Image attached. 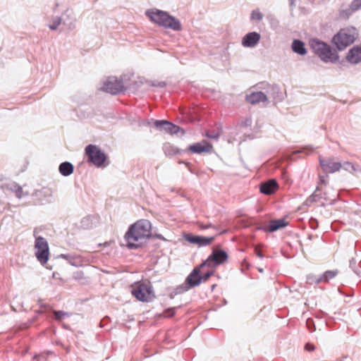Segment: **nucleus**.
Segmentation results:
<instances>
[{"mask_svg": "<svg viewBox=\"0 0 361 361\" xmlns=\"http://www.w3.org/2000/svg\"><path fill=\"white\" fill-rule=\"evenodd\" d=\"M151 235V223L146 219L137 221L131 225L125 235L130 249L140 247Z\"/></svg>", "mask_w": 361, "mask_h": 361, "instance_id": "obj_1", "label": "nucleus"}, {"mask_svg": "<svg viewBox=\"0 0 361 361\" xmlns=\"http://www.w3.org/2000/svg\"><path fill=\"white\" fill-rule=\"evenodd\" d=\"M145 15L152 23L159 26L171 29L173 31H180L182 30L180 20L174 16L169 15L166 11L157 8H151L145 11Z\"/></svg>", "mask_w": 361, "mask_h": 361, "instance_id": "obj_2", "label": "nucleus"}, {"mask_svg": "<svg viewBox=\"0 0 361 361\" xmlns=\"http://www.w3.org/2000/svg\"><path fill=\"white\" fill-rule=\"evenodd\" d=\"M309 44L313 52L324 62L336 63L338 61V55L327 43L319 39L312 38L310 39Z\"/></svg>", "mask_w": 361, "mask_h": 361, "instance_id": "obj_3", "label": "nucleus"}, {"mask_svg": "<svg viewBox=\"0 0 361 361\" xmlns=\"http://www.w3.org/2000/svg\"><path fill=\"white\" fill-rule=\"evenodd\" d=\"M357 37L355 27H345L341 29L332 39L333 44L339 51L344 50L348 46L353 44Z\"/></svg>", "mask_w": 361, "mask_h": 361, "instance_id": "obj_4", "label": "nucleus"}, {"mask_svg": "<svg viewBox=\"0 0 361 361\" xmlns=\"http://www.w3.org/2000/svg\"><path fill=\"white\" fill-rule=\"evenodd\" d=\"M131 293L138 300L142 302H150L155 297L152 286L149 283L143 282H138L133 286Z\"/></svg>", "mask_w": 361, "mask_h": 361, "instance_id": "obj_5", "label": "nucleus"}, {"mask_svg": "<svg viewBox=\"0 0 361 361\" xmlns=\"http://www.w3.org/2000/svg\"><path fill=\"white\" fill-rule=\"evenodd\" d=\"M35 240V255L38 260V262L44 265L45 264L49 256V247L47 240L41 237L36 235V231H34L33 233Z\"/></svg>", "mask_w": 361, "mask_h": 361, "instance_id": "obj_6", "label": "nucleus"}, {"mask_svg": "<svg viewBox=\"0 0 361 361\" xmlns=\"http://www.w3.org/2000/svg\"><path fill=\"white\" fill-rule=\"evenodd\" d=\"M85 154L89 161L97 167L102 166L106 160L104 152L96 145H89L85 147Z\"/></svg>", "mask_w": 361, "mask_h": 361, "instance_id": "obj_7", "label": "nucleus"}, {"mask_svg": "<svg viewBox=\"0 0 361 361\" xmlns=\"http://www.w3.org/2000/svg\"><path fill=\"white\" fill-rule=\"evenodd\" d=\"M101 90L111 94H117L123 92L124 86L121 80L111 76L104 81Z\"/></svg>", "mask_w": 361, "mask_h": 361, "instance_id": "obj_8", "label": "nucleus"}, {"mask_svg": "<svg viewBox=\"0 0 361 361\" xmlns=\"http://www.w3.org/2000/svg\"><path fill=\"white\" fill-rule=\"evenodd\" d=\"M227 258L228 255L225 251L221 250H214L207 259L200 264V267L205 268L206 266L215 267L226 262Z\"/></svg>", "mask_w": 361, "mask_h": 361, "instance_id": "obj_9", "label": "nucleus"}, {"mask_svg": "<svg viewBox=\"0 0 361 361\" xmlns=\"http://www.w3.org/2000/svg\"><path fill=\"white\" fill-rule=\"evenodd\" d=\"M204 269V268L200 267V265L199 267L194 268L192 272L186 278L185 282L188 286L184 288V290H187L190 288L197 286L201 283L202 277L200 275V272L201 269Z\"/></svg>", "mask_w": 361, "mask_h": 361, "instance_id": "obj_10", "label": "nucleus"}, {"mask_svg": "<svg viewBox=\"0 0 361 361\" xmlns=\"http://www.w3.org/2000/svg\"><path fill=\"white\" fill-rule=\"evenodd\" d=\"M60 258L67 260L71 265L76 267L90 263V258L80 255L61 254Z\"/></svg>", "mask_w": 361, "mask_h": 361, "instance_id": "obj_11", "label": "nucleus"}, {"mask_svg": "<svg viewBox=\"0 0 361 361\" xmlns=\"http://www.w3.org/2000/svg\"><path fill=\"white\" fill-rule=\"evenodd\" d=\"M154 125L160 130H164L171 135L177 134L180 131L183 130L178 126L173 124L165 120H157L155 121Z\"/></svg>", "mask_w": 361, "mask_h": 361, "instance_id": "obj_12", "label": "nucleus"}, {"mask_svg": "<svg viewBox=\"0 0 361 361\" xmlns=\"http://www.w3.org/2000/svg\"><path fill=\"white\" fill-rule=\"evenodd\" d=\"M261 35L257 32H250L247 33L241 40L242 46L245 48H254L259 42Z\"/></svg>", "mask_w": 361, "mask_h": 361, "instance_id": "obj_13", "label": "nucleus"}, {"mask_svg": "<svg viewBox=\"0 0 361 361\" xmlns=\"http://www.w3.org/2000/svg\"><path fill=\"white\" fill-rule=\"evenodd\" d=\"M214 237H205V236H201V235H193L191 234H187L185 235V239L188 242L192 243V244H196L199 246H206L212 243L214 240Z\"/></svg>", "mask_w": 361, "mask_h": 361, "instance_id": "obj_14", "label": "nucleus"}, {"mask_svg": "<svg viewBox=\"0 0 361 361\" xmlns=\"http://www.w3.org/2000/svg\"><path fill=\"white\" fill-rule=\"evenodd\" d=\"M320 165L324 171L327 173H334L341 169V162L334 161L331 159H320Z\"/></svg>", "mask_w": 361, "mask_h": 361, "instance_id": "obj_15", "label": "nucleus"}, {"mask_svg": "<svg viewBox=\"0 0 361 361\" xmlns=\"http://www.w3.org/2000/svg\"><path fill=\"white\" fill-rule=\"evenodd\" d=\"M346 60L352 64H357L361 62V44L351 48L347 55Z\"/></svg>", "mask_w": 361, "mask_h": 361, "instance_id": "obj_16", "label": "nucleus"}, {"mask_svg": "<svg viewBox=\"0 0 361 361\" xmlns=\"http://www.w3.org/2000/svg\"><path fill=\"white\" fill-rule=\"evenodd\" d=\"M189 149L194 154L209 153L212 151V145L207 140H202L200 142L190 145Z\"/></svg>", "mask_w": 361, "mask_h": 361, "instance_id": "obj_17", "label": "nucleus"}, {"mask_svg": "<svg viewBox=\"0 0 361 361\" xmlns=\"http://www.w3.org/2000/svg\"><path fill=\"white\" fill-rule=\"evenodd\" d=\"M279 185L274 179H271L267 182L262 183L259 186V190L264 195H271L276 192Z\"/></svg>", "mask_w": 361, "mask_h": 361, "instance_id": "obj_18", "label": "nucleus"}, {"mask_svg": "<svg viewBox=\"0 0 361 361\" xmlns=\"http://www.w3.org/2000/svg\"><path fill=\"white\" fill-rule=\"evenodd\" d=\"M246 100L251 104H257L267 100V96L262 92H252L246 96Z\"/></svg>", "mask_w": 361, "mask_h": 361, "instance_id": "obj_19", "label": "nucleus"}, {"mask_svg": "<svg viewBox=\"0 0 361 361\" xmlns=\"http://www.w3.org/2000/svg\"><path fill=\"white\" fill-rule=\"evenodd\" d=\"M74 166L69 161L62 162L59 166V173L63 176H68L73 173Z\"/></svg>", "mask_w": 361, "mask_h": 361, "instance_id": "obj_20", "label": "nucleus"}, {"mask_svg": "<svg viewBox=\"0 0 361 361\" xmlns=\"http://www.w3.org/2000/svg\"><path fill=\"white\" fill-rule=\"evenodd\" d=\"M291 48L295 53L300 55H305L307 54V49L305 47V44L300 39H294L292 42Z\"/></svg>", "mask_w": 361, "mask_h": 361, "instance_id": "obj_21", "label": "nucleus"}, {"mask_svg": "<svg viewBox=\"0 0 361 361\" xmlns=\"http://www.w3.org/2000/svg\"><path fill=\"white\" fill-rule=\"evenodd\" d=\"M287 225V222L283 219L272 220L269 223L268 231L269 232H274L279 228H283Z\"/></svg>", "mask_w": 361, "mask_h": 361, "instance_id": "obj_22", "label": "nucleus"}, {"mask_svg": "<svg viewBox=\"0 0 361 361\" xmlns=\"http://www.w3.org/2000/svg\"><path fill=\"white\" fill-rule=\"evenodd\" d=\"M338 274V271L337 269L326 271L323 274L319 276V281L320 280L321 283H327L335 278Z\"/></svg>", "mask_w": 361, "mask_h": 361, "instance_id": "obj_23", "label": "nucleus"}, {"mask_svg": "<svg viewBox=\"0 0 361 361\" xmlns=\"http://www.w3.org/2000/svg\"><path fill=\"white\" fill-rule=\"evenodd\" d=\"M8 189L15 192L16 197L19 199L24 196L22 188L16 183H11L8 185Z\"/></svg>", "mask_w": 361, "mask_h": 361, "instance_id": "obj_24", "label": "nucleus"}, {"mask_svg": "<svg viewBox=\"0 0 361 361\" xmlns=\"http://www.w3.org/2000/svg\"><path fill=\"white\" fill-rule=\"evenodd\" d=\"M163 149L164 154L168 157H172L178 153V149L169 143L165 144L163 147Z\"/></svg>", "mask_w": 361, "mask_h": 361, "instance_id": "obj_25", "label": "nucleus"}, {"mask_svg": "<svg viewBox=\"0 0 361 361\" xmlns=\"http://www.w3.org/2000/svg\"><path fill=\"white\" fill-rule=\"evenodd\" d=\"M208 267V269L205 271H201L200 275L202 277V281H206L212 275H213L214 270V267L213 266H206Z\"/></svg>", "mask_w": 361, "mask_h": 361, "instance_id": "obj_26", "label": "nucleus"}, {"mask_svg": "<svg viewBox=\"0 0 361 361\" xmlns=\"http://www.w3.org/2000/svg\"><path fill=\"white\" fill-rule=\"evenodd\" d=\"M61 23V17L55 16L51 19V21L48 26L51 30H55L58 28V27L60 25Z\"/></svg>", "mask_w": 361, "mask_h": 361, "instance_id": "obj_27", "label": "nucleus"}, {"mask_svg": "<svg viewBox=\"0 0 361 361\" xmlns=\"http://www.w3.org/2000/svg\"><path fill=\"white\" fill-rule=\"evenodd\" d=\"M42 195H43L45 198V200L48 202H51L52 196H53V192L51 189L50 188H43L42 191L40 192Z\"/></svg>", "mask_w": 361, "mask_h": 361, "instance_id": "obj_28", "label": "nucleus"}, {"mask_svg": "<svg viewBox=\"0 0 361 361\" xmlns=\"http://www.w3.org/2000/svg\"><path fill=\"white\" fill-rule=\"evenodd\" d=\"M341 168H343L344 170L349 171L350 173H353V171H356L355 166L353 165L352 163L345 161L342 164Z\"/></svg>", "mask_w": 361, "mask_h": 361, "instance_id": "obj_29", "label": "nucleus"}, {"mask_svg": "<svg viewBox=\"0 0 361 361\" xmlns=\"http://www.w3.org/2000/svg\"><path fill=\"white\" fill-rule=\"evenodd\" d=\"M354 13V11H353V10L349 7L348 8H346V9H342L341 11H340V16L341 18H344V19H347L353 13Z\"/></svg>", "mask_w": 361, "mask_h": 361, "instance_id": "obj_30", "label": "nucleus"}, {"mask_svg": "<svg viewBox=\"0 0 361 361\" xmlns=\"http://www.w3.org/2000/svg\"><path fill=\"white\" fill-rule=\"evenodd\" d=\"M252 20L260 21L263 18V14L258 10H254L251 13Z\"/></svg>", "mask_w": 361, "mask_h": 361, "instance_id": "obj_31", "label": "nucleus"}, {"mask_svg": "<svg viewBox=\"0 0 361 361\" xmlns=\"http://www.w3.org/2000/svg\"><path fill=\"white\" fill-rule=\"evenodd\" d=\"M307 283L309 284H318L321 283L320 280L319 281V276H317L315 275L310 274L307 276Z\"/></svg>", "mask_w": 361, "mask_h": 361, "instance_id": "obj_32", "label": "nucleus"}, {"mask_svg": "<svg viewBox=\"0 0 361 361\" xmlns=\"http://www.w3.org/2000/svg\"><path fill=\"white\" fill-rule=\"evenodd\" d=\"M54 317L57 320H61L64 317L69 316V314L66 312L61 311V310H55L54 311Z\"/></svg>", "mask_w": 361, "mask_h": 361, "instance_id": "obj_33", "label": "nucleus"}, {"mask_svg": "<svg viewBox=\"0 0 361 361\" xmlns=\"http://www.w3.org/2000/svg\"><path fill=\"white\" fill-rule=\"evenodd\" d=\"M349 7L355 12L361 8V0H353Z\"/></svg>", "mask_w": 361, "mask_h": 361, "instance_id": "obj_34", "label": "nucleus"}, {"mask_svg": "<svg viewBox=\"0 0 361 361\" xmlns=\"http://www.w3.org/2000/svg\"><path fill=\"white\" fill-rule=\"evenodd\" d=\"M205 135L212 140H217L220 136L219 132H207Z\"/></svg>", "mask_w": 361, "mask_h": 361, "instance_id": "obj_35", "label": "nucleus"}, {"mask_svg": "<svg viewBox=\"0 0 361 361\" xmlns=\"http://www.w3.org/2000/svg\"><path fill=\"white\" fill-rule=\"evenodd\" d=\"M63 23L66 25L70 30H73L75 27V20L73 18L69 23H66L64 20Z\"/></svg>", "mask_w": 361, "mask_h": 361, "instance_id": "obj_36", "label": "nucleus"}, {"mask_svg": "<svg viewBox=\"0 0 361 361\" xmlns=\"http://www.w3.org/2000/svg\"><path fill=\"white\" fill-rule=\"evenodd\" d=\"M175 314V309L174 308H169L166 310L165 314L167 317H171Z\"/></svg>", "mask_w": 361, "mask_h": 361, "instance_id": "obj_37", "label": "nucleus"}, {"mask_svg": "<svg viewBox=\"0 0 361 361\" xmlns=\"http://www.w3.org/2000/svg\"><path fill=\"white\" fill-rule=\"evenodd\" d=\"M152 85L155 86V87H164L166 86V82L164 81L154 82H153Z\"/></svg>", "mask_w": 361, "mask_h": 361, "instance_id": "obj_38", "label": "nucleus"}, {"mask_svg": "<svg viewBox=\"0 0 361 361\" xmlns=\"http://www.w3.org/2000/svg\"><path fill=\"white\" fill-rule=\"evenodd\" d=\"M314 345L311 344V343H307L305 345V349L307 350V351H312L314 350Z\"/></svg>", "mask_w": 361, "mask_h": 361, "instance_id": "obj_39", "label": "nucleus"}, {"mask_svg": "<svg viewBox=\"0 0 361 361\" xmlns=\"http://www.w3.org/2000/svg\"><path fill=\"white\" fill-rule=\"evenodd\" d=\"M313 149L309 147H305L302 149V150L301 151V152H304L307 154H309Z\"/></svg>", "mask_w": 361, "mask_h": 361, "instance_id": "obj_40", "label": "nucleus"}, {"mask_svg": "<svg viewBox=\"0 0 361 361\" xmlns=\"http://www.w3.org/2000/svg\"><path fill=\"white\" fill-rule=\"evenodd\" d=\"M251 124H252V120H251V118H246V119H245V122H244V125H245V126L248 127V126H251Z\"/></svg>", "mask_w": 361, "mask_h": 361, "instance_id": "obj_41", "label": "nucleus"}, {"mask_svg": "<svg viewBox=\"0 0 361 361\" xmlns=\"http://www.w3.org/2000/svg\"><path fill=\"white\" fill-rule=\"evenodd\" d=\"M349 264H350V268H353V267L355 266V264H356V260H355V259H354V258L351 259L350 260Z\"/></svg>", "mask_w": 361, "mask_h": 361, "instance_id": "obj_42", "label": "nucleus"}, {"mask_svg": "<svg viewBox=\"0 0 361 361\" xmlns=\"http://www.w3.org/2000/svg\"><path fill=\"white\" fill-rule=\"evenodd\" d=\"M314 200V196L312 195L306 200V204H307L309 202H313Z\"/></svg>", "mask_w": 361, "mask_h": 361, "instance_id": "obj_43", "label": "nucleus"}, {"mask_svg": "<svg viewBox=\"0 0 361 361\" xmlns=\"http://www.w3.org/2000/svg\"><path fill=\"white\" fill-rule=\"evenodd\" d=\"M210 227H212V224H207V225L202 226V228L204 229H206V228H208ZM213 228H215L216 230H217V228L215 226H213Z\"/></svg>", "mask_w": 361, "mask_h": 361, "instance_id": "obj_44", "label": "nucleus"}, {"mask_svg": "<svg viewBox=\"0 0 361 361\" xmlns=\"http://www.w3.org/2000/svg\"><path fill=\"white\" fill-rule=\"evenodd\" d=\"M257 255L259 257V258H262L263 257V255L262 254V252L259 250L257 251Z\"/></svg>", "mask_w": 361, "mask_h": 361, "instance_id": "obj_45", "label": "nucleus"}, {"mask_svg": "<svg viewBox=\"0 0 361 361\" xmlns=\"http://www.w3.org/2000/svg\"><path fill=\"white\" fill-rule=\"evenodd\" d=\"M310 324H313V322H312V320L308 319L307 321V325L308 327H310Z\"/></svg>", "mask_w": 361, "mask_h": 361, "instance_id": "obj_46", "label": "nucleus"}, {"mask_svg": "<svg viewBox=\"0 0 361 361\" xmlns=\"http://www.w3.org/2000/svg\"><path fill=\"white\" fill-rule=\"evenodd\" d=\"M293 4V0L290 1V5L292 6Z\"/></svg>", "mask_w": 361, "mask_h": 361, "instance_id": "obj_47", "label": "nucleus"}, {"mask_svg": "<svg viewBox=\"0 0 361 361\" xmlns=\"http://www.w3.org/2000/svg\"><path fill=\"white\" fill-rule=\"evenodd\" d=\"M53 276H54V277H56V275H55V274L54 273V274H53Z\"/></svg>", "mask_w": 361, "mask_h": 361, "instance_id": "obj_48", "label": "nucleus"}, {"mask_svg": "<svg viewBox=\"0 0 361 361\" xmlns=\"http://www.w3.org/2000/svg\"><path fill=\"white\" fill-rule=\"evenodd\" d=\"M53 276H54V277H56V275H55V274L54 273V274H53Z\"/></svg>", "mask_w": 361, "mask_h": 361, "instance_id": "obj_49", "label": "nucleus"}]
</instances>
